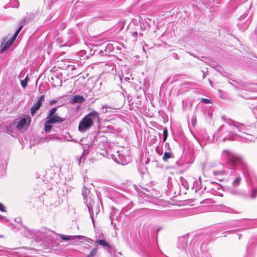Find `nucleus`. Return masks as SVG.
<instances>
[{
	"label": "nucleus",
	"mask_w": 257,
	"mask_h": 257,
	"mask_svg": "<svg viewBox=\"0 0 257 257\" xmlns=\"http://www.w3.org/2000/svg\"><path fill=\"white\" fill-rule=\"evenodd\" d=\"M223 153H226V161L225 162V166L226 167L234 170L231 174L229 176V180L231 181L232 186L236 187L239 185L241 178L240 176L236 174V171L239 169H241L246 179L247 182L249 183L251 186L252 193L251 197L255 198L257 193V179L254 178L253 180H250L248 176V166L244 161L240 158L235 156L233 154L228 151H224Z\"/></svg>",
	"instance_id": "f257e3e1"
},
{
	"label": "nucleus",
	"mask_w": 257,
	"mask_h": 257,
	"mask_svg": "<svg viewBox=\"0 0 257 257\" xmlns=\"http://www.w3.org/2000/svg\"><path fill=\"white\" fill-rule=\"evenodd\" d=\"M99 121V115L96 111H92L86 114L80 121L78 130L81 133L88 131L94 125V121Z\"/></svg>",
	"instance_id": "f03ea898"
},
{
	"label": "nucleus",
	"mask_w": 257,
	"mask_h": 257,
	"mask_svg": "<svg viewBox=\"0 0 257 257\" xmlns=\"http://www.w3.org/2000/svg\"><path fill=\"white\" fill-rule=\"evenodd\" d=\"M89 194L90 191L84 186L82 191V194L84 199V203L88 209L90 217L93 221V209L95 202L93 199L89 196Z\"/></svg>",
	"instance_id": "7ed1b4c3"
},
{
	"label": "nucleus",
	"mask_w": 257,
	"mask_h": 257,
	"mask_svg": "<svg viewBox=\"0 0 257 257\" xmlns=\"http://www.w3.org/2000/svg\"><path fill=\"white\" fill-rule=\"evenodd\" d=\"M233 126L236 127L239 132L242 133V136H240L241 137L244 138L247 141H252V137L245 132V131H247V128L245 125L237 122L233 123Z\"/></svg>",
	"instance_id": "20e7f679"
},
{
	"label": "nucleus",
	"mask_w": 257,
	"mask_h": 257,
	"mask_svg": "<svg viewBox=\"0 0 257 257\" xmlns=\"http://www.w3.org/2000/svg\"><path fill=\"white\" fill-rule=\"evenodd\" d=\"M187 240L185 237H181L178 239V247L179 248L184 250L185 249L186 251H189L190 254H193L196 256V253L194 249L192 251L191 250L190 247H188L187 246Z\"/></svg>",
	"instance_id": "39448f33"
},
{
	"label": "nucleus",
	"mask_w": 257,
	"mask_h": 257,
	"mask_svg": "<svg viewBox=\"0 0 257 257\" xmlns=\"http://www.w3.org/2000/svg\"><path fill=\"white\" fill-rule=\"evenodd\" d=\"M114 161L118 164L124 165L127 162V160L125 156L123 155L120 151H118L116 152L115 154H113Z\"/></svg>",
	"instance_id": "423d86ee"
},
{
	"label": "nucleus",
	"mask_w": 257,
	"mask_h": 257,
	"mask_svg": "<svg viewBox=\"0 0 257 257\" xmlns=\"http://www.w3.org/2000/svg\"><path fill=\"white\" fill-rule=\"evenodd\" d=\"M44 95H42L39 98L37 102H35L31 108V113L34 115L37 110L41 107L42 102L44 101Z\"/></svg>",
	"instance_id": "0eeeda50"
},
{
	"label": "nucleus",
	"mask_w": 257,
	"mask_h": 257,
	"mask_svg": "<svg viewBox=\"0 0 257 257\" xmlns=\"http://www.w3.org/2000/svg\"><path fill=\"white\" fill-rule=\"evenodd\" d=\"M15 40H13V38L12 37L7 42L5 41V40L1 44V52H3L6 51L8 48H9L10 46L14 43Z\"/></svg>",
	"instance_id": "6e6552de"
},
{
	"label": "nucleus",
	"mask_w": 257,
	"mask_h": 257,
	"mask_svg": "<svg viewBox=\"0 0 257 257\" xmlns=\"http://www.w3.org/2000/svg\"><path fill=\"white\" fill-rule=\"evenodd\" d=\"M47 123H55L56 122L60 123L63 121H64V119L60 117L57 114H55L54 115L50 117V118L47 119Z\"/></svg>",
	"instance_id": "1a4fd4ad"
},
{
	"label": "nucleus",
	"mask_w": 257,
	"mask_h": 257,
	"mask_svg": "<svg viewBox=\"0 0 257 257\" xmlns=\"http://www.w3.org/2000/svg\"><path fill=\"white\" fill-rule=\"evenodd\" d=\"M84 101V98L81 95H75L72 97L70 100V103L72 104L76 103H82Z\"/></svg>",
	"instance_id": "9d476101"
},
{
	"label": "nucleus",
	"mask_w": 257,
	"mask_h": 257,
	"mask_svg": "<svg viewBox=\"0 0 257 257\" xmlns=\"http://www.w3.org/2000/svg\"><path fill=\"white\" fill-rule=\"evenodd\" d=\"M28 23V21H26L25 18L23 19V20L20 22V26H19L18 29L16 31L14 36L13 37H12V38H13V40H16L18 35L20 32V31L23 28L24 26L25 25Z\"/></svg>",
	"instance_id": "9b49d317"
},
{
	"label": "nucleus",
	"mask_w": 257,
	"mask_h": 257,
	"mask_svg": "<svg viewBox=\"0 0 257 257\" xmlns=\"http://www.w3.org/2000/svg\"><path fill=\"white\" fill-rule=\"evenodd\" d=\"M95 243L98 245H100L101 246H103L106 249H108V248H112V246L109 244L108 242L105 240L104 239H97L95 241Z\"/></svg>",
	"instance_id": "f8f14e48"
},
{
	"label": "nucleus",
	"mask_w": 257,
	"mask_h": 257,
	"mask_svg": "<svg viewBox=\"0 0 257 257\" xmlns=\"http://www.w3.org/2000/svg\"><path fill=\"white\" fill-rule=\"evenodd\" d=\"M27 123V120L26 118H22L18 123L17 125V128L19 130L23 129Z\"/></svg>",
	"instance_id": "ddd939ff"
},
{
	"label": "nucleus",
	"mask_w": 257,
	"mask_h": 257,
	"mask_svg": "<svg viewBox=\"0 0 257 257\" xmlns=\"http://www.w3.org/2000/svg\"><path fill=\"white\" fill-rule=\"evenodd\" d=\"M174 157V155L171 152H165L163 157V160L164 162H167L169 159Z\"/></svg>",
	"instance_id": "4468645a"
},
{
	"label": "nucleus",
	"mask_w": 257,
	"mask_h": 257,
	"mask_svg": "<svg viewBox=\"0 0 257 257\" xmlns=\"http://www.w3.org/2000/svg\"><path fill=\"white\" fill-rule=\"evenodd\" d=\"M221 209H222V211L224 212L229 213H237V212L235 211L233 209H232V208H230L229 207H228L223 206L221 208Z\"/></svg>",
	"instance_id": "2eb2a0df"
},
{
	"label": "nucleus",
	"mask_w": 257,
	"mask_h": 257,
	"mask_svg": "<svg viewBox=\"0 0 257 257\" xmlns=\"http://www.w3.org/2000/svg\"><path fill=\"white\" fill-rule=\"evenodd\" d=\"M213 174L215 176L223 175L226 174V171L225 170H216L213 171Z\"/></svg>",
	"instance_id": "dca6fc26"
},
{
	"label": "nucleus",
	"mask_w": 257,
	"mask_h": 257,
	"mask_svg": "<svg viewBox=\"0 0 257 257\" xmlns=\"http://www.w3.org/2000/svg\"><path fill=\"white\" fill-rule=\"evenodd\" d=\"M57 107H54L50 109L48 112V116L47 117V119L50 118V117L54 115L55 113L57 110Z\"/></svg>",
	"instance_id": "f3484780"
},
{
	"label": "nucleus",
	"mask_w": 257,
	"mask_h": 257,
	"mask_svg": "<svg viewBox=\"0 0 257 257\" xmlns=\"http://www.w3.org/2000/svg\"><path fill=\"white\" fill-rule=\"evenodd\" d=\"M97 248L95 247L92 249L90 253L89 254H88L87 257H93L97 253Z\"/></svg>",
	"instance_id": "a211bd4d"
},
{
	"label": "nucleus",
	"mask_w": 257,
	"mask_h": 257,
	"mask_svg": "<svg viewBox=\"0 0 257 257\" xmlns=\"http://www.w3.org/2000/svg\"><path fill=\"white\" fill-rule=\"evenodd\" d=\"M50 123H47V120L46 121L45 124V131L46 133L49 132L50 130L52 128V125L50 124Z\"/></svg>",
	"instance_id": "6ab92c4d"
},
{
	"label": "nucleus",
	"mask_w": 257,
	"mask_h": 257,
	"mask_svg": "<svg viewBox=\"0 0 257 257\" xmlns=\"http://www.w3.org/2000/svg\"><path fill=\"white\" fill-rule=\"evenodd\" d=\"M58 139H59V137H58V135H57L56 134L51 135L49 137H47L46 138V140L47 141H49L52 140H58Z\"/></svg>",
	"instance_id": "aec40b11"
},
{
	"label": "nucleus",
	"mask_w": 257,
	"mask_h": 257,
	"mask_svg": "<svg viewBox=\"0 0 257 257\" xmlns=\"http://www.w3.org/2000/svg\"><path fill=\"white\" fill-rule=\"evenodd\" d=\"M167 137H168V130L166 128H165L163 130V142H165L166 141Z\"/></svg>",
	"instance_id": "412c9836"
},
{
	"label": "nucleus",
	"mask_w": 257,
	"mask_h": 257,
	"mask_svg": "<svg viewBox=\"0 0 257 257\" xmlns=\"http://www.w3.org/2000/svg\"><path fill=\"white\" fill-rule=\"evenodd\" d=\"M59 235L61 236V238L64 240H69L73 238L72 236L64 235L61 234H60Z\"/></svg>",
	"instance_id": "4be33fe9"
},
{
	"label": "nucleus",
	"mask_w": 257,
	"mask_h": 257,
	"mask_svg": "<svg viewBox=\"0 0 257 257\" xmlns=\"http://www.w3.org/2000/svg\"><path fill=\"white\" fill-rule=\"evenodd\" d=\"M222 118L225 121V122L226 123H227V124H228L230 125H233V123L237 122L236 121H233L231 119H227V120H226V119H225V117L224 116H222Z\"/></svg>",
	"instance_id": "5701e85b"
},
{
	"label": "nucleus",
	"mask_w": 257,
	"mask_h": 257,
	"mask_svg": "<svg viewBox=\"0 0 257 257\" xmlns=\"http://www.w3.org/2000/svg\"><path fill=\"white\" fill-rule=\"evenodd\" d=\"M21 85L24 88H25L27 85V77L23 80H21Z\"/></svg>",
	"instance_id": "b1692460"
},
{
	"label": "nucleus",
	"mask_w": 257,
	"mask_h": 257,
	"mask_svg": "<svg viewBox=\"0 0 257 257\" xmlns=\"http://www.w3.org/2000/svg\"><path fill=\"white\" fill-rule=\"evenodd\" d=\"M200 101L202 103H205V104H209L211 102V101L210 99H207V98H202V99H201Z\"/></svg>",
	"instance_id": "393cba45"
},
{
	"label": "nucleus",
	"mask_w": 257,
	"mask_h": 257,
	"mask_svg": "<svg viewBox=\"0 0 257 257\" xmlns=\"http://www.w3.org/2000/svg\"><path fill=\"white\" fill-rule=\"evenodd\" d=\"M44 231L45 232H46V234H48V236H51V234L54 233L53 231H52V230H50L49 229H45L44 230Z\"/></svg>",
	"instance_id": "a878e982"
},
{
	"label": "nucleus",
	"mask_w": 257,
	"mask_h": 257,
	"mask_svg": "<svg viewBox=\"0 0 257 257\" xmlns=\"http://www.w3.org/2000/svg\"><path fill=\"white\" fill-rule=\"evenodd\" d=\"M110 108V107H108L107 106V105H104L102 106V112L103 113H106L107 112V108Z\"/></svg>",
	"instance_id": "bb28decb"
},
{
	"label": "nucleus",
	"mask_w": 257,
	"mask_h": 257,
	"mask_svg": "<svg viewBox=\"0 0 257 257\" xmlns=\"http://www.w3.org/2000/svg\"><path fill=\"white\" fill-rule=\"evenodd\" d=\"M0 211H1L2 212H6L5 207L1 203H0Z\"/></svg>",
	"instance_id": "cd10ccee"
},
{
	"label": "nucleus",
	"mask_w": 257,
	"mask_h": 257,
	"mask_svg": "<svg viewBox=\"0 0 257 257\" xmlns=\"http://www.w3.org/2000/svg\"><path fill=\"white\" fill-rule=\"evenodd\" d=\"M198 257H208L207 256L206 254L205 253L201 252L200 254H199L198 252H197Z\"/></svg>",
	"instance_id": "c85d7f7f"
},
{
	"label": "nucleus",
	"mask_w": 257,
	"mask_h": 257,
	"mask_svg": "<svg viewBox=\"0 0 257 257\" xmlns=\"http://www.w3.org/2000/svg\"><path fill=\"white\" fill-rule=\"evenodd\" d=\"M223 140V142H225L226 140L232 141V140H233V139H232V136H231V137H228V138H226V137H225V138H224L223 139V140Z\"/></svg>",
	"instance_id": "c756f323"
},
{
	"label": "nucleus",
	"mask_w": 257,
	"mask_h": 257,
	"mask_svg": "<svg viewBox=\"0 0 257 257\" xmlns=\"http://www.w3.org/2000/svg\"><path fill=\"white\" fill-rule=\"evenodd\" d=\"M57 102V100L56 99H53L52 100H51L50 101V104H54V103H56Z\"/></svg>",
	"instance_id": "7c9ffc66"
},
{
	"label": "nucleus",
	"mask_w": 257,
	"mask_h": 257,
	"mask_svg": "<svg viewBox=\"0 0 257 257\" xmlns=\"http://www.w3.org/2000/svg\"><path fill=\"white\" fill-rule=\"evenodd\" d=\"M20 220H21V218H16V219H15V221H16V222H19V221H20Z\"/></svg>",
	"instance_id": "2f4dec72"
},
{
	"label": "nucleus",
	"mask_w": 257,
	"mask_h": 257,
	"mask_svg": "<svg viewBox=\"0 0 257 257\" xmlns=\"http://www.w3.org/2000/svg\"><path fill=\"white\" fill-rule=\"evenodd\" d=\"M0 219H6V217H4V216H2L0 215Z\"/></svg>",
	"instance_id": "473e14b6"
},
{
	"label": "nucleus",
	"mask_w": 257,
	"mask_h": 257,
	"mask_svg": "<svg viewBox=\"0 0 257 257\" xmlns=\"http://www.w3.org/2000/svg\"><path fill=\"white\" fill-rule=\"evenodd\" d=\"M227 232L229 233H231L234 232V231L233 230H229V231H227Z\"/></svg>",
	"instance_id": "72a5a7b5"
},
{
	"label": "nucleus",
	"mask_w": 257,
	"mask_h": 257,
	"mask_svg": "<svg viewBox=\"0 0 257 257\" xmlns=\"http://www.w3.org/2000/svg\"><path fill=\"white\" fill-rule=\"evenodd\" d=\"M4 247L0 245V251H2L3 250Z\"/></svg>",
	"instance_id": "f704fd0d"
},
{
	"label": "nucleus",
	"mask_w": 257,
	"mask_h": 257,
	"mask_svg": "<svg viewBox=\"0 0 257 257\" xmlns=\"http://www.w3.org/2000/svg\"><path fill=\"white\" fill-rule=\"evenodd\" d=\"M75 237H78V238H81L82 236H75Z\"/></svg>",
	"instance_id": "c9c22d12"
},
{
	"label": "nucleus",
	"mask_w": 257,
	"mask_h": 257,
	"mask_svg": "<svg viewBox=\"0 0 257 257\" xmlns=\"http://www.w3.org/2000/svg\"><path fill=\"white\" fill-rule=\"evenodd\" d=\"M256 118H257V117H256Z\"/></svg>",
	"instance_id": "e433bc0d"
}]
</instances>
